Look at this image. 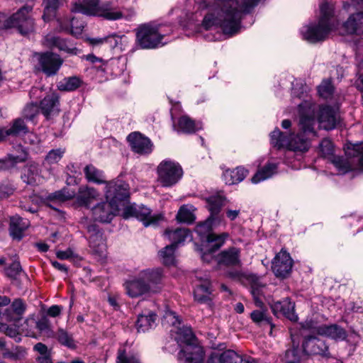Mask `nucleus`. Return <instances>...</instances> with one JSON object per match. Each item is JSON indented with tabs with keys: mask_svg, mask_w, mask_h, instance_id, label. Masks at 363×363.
Instances as JSON below:
<instances>
[{
	"mask_svg": "<svg viewBox=\"0 0 363 363\" xmlns=\"http://www.w3.org/2000/svg\"><path fill=\"white\" fill-rule=\"evenodd\" d=\"M261 0H215L203 18L206 29L219 27L225 35H233L240 29L242 16L250 13Z\"/></svg>",
	"mask_w": 363,
	"mask_h": 363,
	"instance_id": "f257e3e1",
	"label": "nucleus"
},
{
	"mask_svg": "<svg viewBox=\"0 0 363 363\" xmlns=\"http://www.w3.org/2000/svg\"><path fill=\"white\" fill-rule=\"evenodd\" d=\"M163 271L160 268H147L126 279L123 286L125 294L131 298L150 296L159 293L162 287Z\"/></svg>",
	"mask_w": 363,
	"mask_h": 363,
	"instance_id": "f03ea898",
	"label": "nucleus"
},
{
	"mask_svg": "<svg viewBox=\"0 0 363 363\" xmlns=\"http://www.w3.org/2000/svg\"><path fill=\"white\" fill-rule=\"evenodd\" d=\"M333 10L332 4L323 3L320 6V16L318 23H311L302 28L303 38L310 43L325 40L338 26V22L333 16Z\"/></svg>",
	"mask_w": 363,
	"mask_h": 363,
	"instance_id": "7ed1b4c3",
	"label": "nucleus"
},
{
	"mask_svg": "<svg viewBox=\"0 0 363 363\" xmlns=\"http://www.w3.org/2000/svg\"><path fill=\"white\" fill-rule=\"evenodd\" d=\"M175 340L181 347L178 353L179 363H202L203 351L199 345L191 328L187 326L178 328Z\"/></svg>",
	"mask_w": 363,
	"mask_h": 363,
	"instance_id": "20e7f679",
	"label": "nucleus"
},
{
	"mask_svg": "<svg viewBox=\"0 0 363 363\" xmlns=\"http://www.w3.org/2000/svg\"><path fill=\"white\" fill-rule=\"evenodd\" d=\"M160 24L147 23L140 24L135 29V44L144 50L155 49L163 45L162 39L166 35L163 33Z\"/></svg>",
	"mask_w": 363,
	"mask_h": 363,
	"instance_id": "39448f33",
	"label": "nucleus"
},
{
	"mask_svg": "<svg viewBox=\"0 0 363 363\" xmlns=\"http://www.w3.org/2000/svg\"><path fill=\"white\" fill-rule=\"evenodd\" d=\"M218 220L208 217L204 222L198 224L195 228L196 233L200 236L205 244L206 250L211 253L218 250L229 237L228 233L216 235L212 233V228L218 226Z\"/></svg>",
	"mask_w": 363,
	"mask_h": 363,
	"instance_id": "423d86ee",
	"label": "nucleus"
},
{
	"mask_svg": "<svg viewBox=\"0 0 363 363\" xmlns=\"http://www.w3.org/2000/svg\"><path fill=\"white\" fill-rule=\"evenodd\" d=\"M228 276L235 281L250 286L251 294L254 298L255 305L257 307L262 308L263 299H265L267 292V286L262 281L260 277L253 274L239 271L229 272Z\"/></svg>",
	"mask_w": 363,
	"mask_h": 363,
	"instance_id": "0eeeda50",
	"label": "nucleus"
},
{
	"mask_svg": "<svg viewBox=\"0 0 363 363\" xmlns=\"http://www.w3.org/2000/svg\"><path fill=\"white\" fill-rule=\"evenodd\" d=\"M33 6H24L6 21L5 26L15 27L22 35L33 33L35 30L34 20L31 12Z\"/></svg>",
	"mask_w": 363,
	"mask_h": 363,
	"instance_id": "6e6552de",
	"label": "nucleus"
},
{
	"mask_svg": "<svg viewBox=\"0 0 363 363\" xmlns=\"http://www.w3.org/2000/svg\"><path fill=\"white\" fill-rule=\"evenodd\" d=\"M157 180L162 186L170 187L181 179L183 171L178 163L171 160H164L157 167Z\"/></svg>",
	"mask_w": 363,
	"mask_h": 363,
	"instance_id": "1a4fd4ad",
	"label": "nucleus"
},
{
	"mask_svg": "<svg viewBox=\"0 0 363 363\" xmlns=\"http://www.w3.org/2000/svg\"><path fill=\"white\" fill-rule=\"evenodd\" d=\"M133 216L143 222L145 227L156 225L164 219L162 214H152L151 210L145 206H127L123 211V217L128 219Z\"/></svg>",
	"mask_w": 363,
	"mask_h": 363,
	"instance_id": "9d476101",
	"label": "nucleus"
},
{
	"mask_svg": "<svg viewBox=\"0 0 363 363\" xmlns=\"http://www.w3.org/2000/svg\"><path fill=\"white\" fill-rule=\"evenodd\" d=\"M194 300L200 303L210 304L211 301V284L207 274L197 273L194 281Z\"/></svg>",
	"mask_w": 363,
	"mask_h": 363,
	"instance_id": "9b49d317",
	"label": "nucleus"
},
{
	"mask_svg": "<svg viewBox=\"0 0 363 363\" xmlns=\"http://www.w3.org/2000/svg\"><path fill=\"white\" fill-rule=\"evenodd\" d=\"M338 107H331L327 105L319 106L318 121L319 127L325 130H332L340 121Z\"/></svg>",
	"mask_w": 363,
	"mask_h": 363,
	"instance_id": "f8f14e48",
	"label": "nucleus"
},
{
	"mask_svg": "<svg viewBox=\"0 0 363 363\" xmlns=\"http://www.w3.org/2000/svg\"><path fill=\"white\" fill-rule=\"evenodd\" d=\"M271 144L277 149L286 148L292 151L308 150V138H272Z\"/></svg>",
	"mask_w": 363,
	"mask_h": 363,
	"instance_id": "ddd939ff",
	"label": "nucleus"
},
{
	"mask_svg": "<svg viewBox=\"0 0 363 363\" xmlns=\"http://www.w3.org/2000/svg\"><path fill=\"white\" fill-rule=\"evenodd\" d=\"M94 219L101 223H110L119 211L118 203L107 200L95 206L92 209Z\"/></svg>",
	"mask_w": 363,
	"mask_h": 363,
	"instance_id": "4468645a",
	"label": "nucleus"
},
{
	"mask_svg": "<svg viewBox=\"0 0 363 363\" xmlns=\"http://www.w3.org/2000/svg\"><path fill=\"white\" fill-rule=\"evenodd\" d=\"M298 126L304 134H314V109L310 104L305 102L298 105Z\"/></svg>",
	"mask_w": 363,
	"mask_h": 363,
	"instance_id": "2eb2a0df",
	"label": "nucleus"
},
{
	"mask_svg": "<svg viewBox=\"0 0 363 363\" xmlns=\"http://www.w3.org/2000/svg\"><path fill=\"white\" fill-rule=\"evenodd\" d=\"M292 266L289 253L282 249L274 258L272 269L276 277L286 278L290 274Z\"/></svg>",
	"mask_w": 363,
	"mask_h": 363,
	"instance_id": "dca6fc26",
	"label": "nucleus"
},
{
	"mask_svg": "<svg viewBox=\"0 0 363 363\" xmlns=\"http://www.w3.org/2000/svg\"><path fill=\"white\" fill-rule=\"evenodd\" d=\"M105 194L106 200L118 203L128 196V184L121 180L108 182Z\"/></svg>",
	"mask_w": 363,
	"mask_h": 363,
	"instance_id": "f3484780",
	"label": "nucleus"
},
{
	"mask_svg": "<svg viewBox=\"0 0 363 363\" xmlns=\"http://www.w3.org/2000/svg\"><path fill=\"white\" fill-rule=\"evenodd\" d=\"M18 141L15 142L13 146L12 152L8 155L6 159L0 160V169H4L14 166L15 164L23 162L27 159V151L21 145L22 138H17Z\"/></svg>",
	"mask_w": 363,
	"mask_h": 363,
	"instance_id": "a211bd4d",
	"label": "nucleus"
},
{
	"mask_svg": "<svg viewBox=\"0 0 363 363\" xmlns=\"http://www.w3.org/2000/svg\"><path fill=\"white\" fill-rule=\"evenodd\" d=\"M39 64L43 72L50 77L57 74L62 64V60L56 54L45 52L40 55Z\"/></svg>",
	"mask_w": 363,
	"mask_h": 363,
	"instance_id": "6ab92c4d",
	"label": "nucleus"
},
{
	"mask_svg": "<svg viewBox=\"0 0 363 363\" xmlns=\"http://www.w3.org/2000/svg\"><path fill=\"white\" fill-rule=\"evenodd\" d=\"M89 242L93 252L102 257L105 255L106 246L102 233L98 229L96 225L87 226Z\"/></svg>",
	"mask_w": 363,
	"mask_h": 363,
	"instance_id": "aec40b11",
	"label": "nucleus"
},
{
	"mask_svg": "<svg viewBox=\"0 0 363 363\" xmlns=\"http://www.w3.org/2000/svg\"><path fill=\"white\" fill-rule=\"evenodd\" d=\"M269 303L275 315H284L292 322L297 321L298 316L294 312V303L289 298Z\"/></svg>",
	"mask_w": 363,
	"mask_h": 363,
	"instance_id": "412c9836",
	"label": "nucleus"
},
{
	"mask_svg": "<svg viewBox=\"0 0 363 363\" xmlns=\"http://www.w3.org/2000/svg\"><path fill=\"white\" fill-rule=\"evenodd\" d=\"M135 15V12L133 10L125 11L108 6H99L97 11L92 16H101L109 21H116L121 18L130 20Z\"/></svg>",
	"mask_w": 363,
	"mask_h": 363,
	"instance_id": "4be33fe9",
	"label": "nucleus"
},
{
	"mask_svg": "<svg viewBox=\"0 0 363 363\" xmlns=\"http://www.w3.org/2000/svg\"><path fill=\"white\" fill-rule=\"evenodd\" d=\"M40 108L42 113L48 119L57 116L60 111L58 94L57 93L52 92L47 95L40 101Z\"/></svg>",
	"mask_w": 363,
	"mask_h": 363,
	"instance_id": "5701e85b",
	"label": "nucleus"
},
{
	"mask_svg": "<svg viewBox=\"0 0 363 363\" xmlns=\"http://www.w3.org/2000/svg\"><path fill=\"white\" fill-rule=\"evenodd\" d=\"M225 197L220 193L209 196L205 199L206 207L210 212V216L218 220V223L223 221V218L219 216L222 207L225 204Z\"/></svg>",
	"mask_w": 363,
	"mask_h": 363,
	"instance_id": "b1692460",
	"label": "nucleus"
},
{
	"mask_svg": "<svg viewBox=\"0 0 363 363\" xmlns=\"http://www.w3.org/2000/svg\"><path fill=\"white\" fill-rule=\"evenodd\" d=\"M27 305L23 299L15 298L3 315L6 320L16 323L22 320Z\"/></svg>",
	"mask_w": 363,
	"mask_h": 363,
	"instance_id": "393cba45",
	"label": "nucleus"
},
{
	"mask_svg": "<svg viewBox=\"0 0 363 363\" xmlns=\"http://www.w3.org/2000/svg\"><path fill=\"white\" fill-rule=\"evenodd\" d=\"M303 351L307 354L327 356L328 347L325 342L315 336L307 337L303 343Z\"/></svg>",
	"mask_w": 363,
	"mask_h": 363,
	"instance_id": "a878e982",
	"label": "nucleus"
},
{
	"mask_svg": "<svg viewBox=\"0 0 363 363\" xmlns=\"http://www.w3.org/2000/svg\"><path fill=\"white\" fill-rule=\"evenodd\" d=\"M292 347L286 350L285 354L286 363H298L302 358L303 350L299 347L300 337L294 328L290 329Z\"/></svg>",
	"mask_w": 363,
	"mask_h": 363,
	"instance_id": "bb28decb",
	"label": "nucleus"
},
{
	"mask_svg": "<svg viewBox=\"0 0 363 363\" xmlns=\"http://www.w3.org/2000/svg\"><path fill=\"white\" fill-rule=\"evenodd\" d=\"M351 14L343 24L345 32L348 34H363V11L360 9Z\"/></svg>",
	"mask_w": 363,
	"mask_h": 363,
	"instance_id": "cd10ccee",
	"label": "nucleus"
},
{
	"mask_svg": "<svg viewBox=\"0 0 363 363\" xmlns=\"http://www.w3.org/2000/svg\"><path fill=\"white\" fill-rule=\"evenodd\" d=\"M317 332L318 335L328 337L335 341L345 340L347 336L346 330L336 324L320 326Z\"/></svg>",
	"mask_w": 363,
	"mask_h": 363,
	"instance_id": "c85d7f7f",
	"label": "nucleus"
},
{
	"mask_svg": "<svg viewBox=\"0 0 363 363\" xmlns=\"http://www.w3.org/2000/svg\"><path fill=\"white\" fill-rule=\"evenodd\" d=\"M65 153V148L60 147L51 150L46 155L42 165L44 169L47 171L50 175L55 174V168L53 165L57 164L60 161Z\"/></svg>",
	"mask_w": 363,
	"mask_h": 363,
	"instance_id": "c756f323",
	"label": "nucleus"
},
{
	"mask_svg": "<svg viewBox=\"0 0 363 363\" xmlns=\"http://www.w3.org/2000/svg\"><path fill=\"white\" fill-rule=\"evenodd\" d=\"M345 154L354 159L357 169L363 172V141L358 143H347L344 146Z\"/></svg>",
	"mask_w": 363,
	"mask_h": 363,
	"instance_id": "7c9ffc66",
	"label": "nucleus"
},
{
	"mask_svg": "<svg viewBox=\"0 0 363 363\" xmlns=\"http://www.w3.org/2000/svg\"><path fill=\"white\" fill-rule=\"evenodd\" d=\"M127 139L132 150L138 154H150L153 150V143L149 138H127Z\"/></svg>",
	"mask_w": 363,
	"mask_h": 363,
	"instance_id": "2f4dec72",
	"label": "nucleus"
},
{
	"mask_svg": "<svg viewBox=\"0 0 363 363\" xmlns=\"http://www.w3.org/2000/svg\"><path fill=\"white\" fill-rule=\"evenodd\" d=\"M164 235L171 242L169 245H173L175 248L182 244L186 240L191 239L190 231L189 229L184 228L174 230H166Z\"/></svg>",
	"mask_w": 363,
	"mask_h": 363,
	"instance_id": "473e14b6",
	"label": "nucleus"
},
{
	"mask_svg": "<svg viewBox=\"0 0 363 363\" xmlns=\"http://www.w3.org/2000/svg\"><path fill=\"white\" fill-rule=\"evenodd\" d=\"M29 222L18 216H13L10 218L9 233L13 239L21 240L24 230L28 227Z\"/></svg>",
	"mask_w": 363,
	"mask_h": 363,
	"instance_id": "72a5a7b5",
	"label": "nucleus"
},
{
	"mask_svg": "<svg viewBox=\"0 0 363 363\" xmlns=\"http://www.w3.org/2000/svg\"><path fill=\"white\" fill-rule=\"evenodd\" d=\"M101 0H77L73 4L72 11L92 16L99 7Z\"/></svg>",
	"mask_w": 363,
	"mask_h": 363,
	"instance_id": "f704fd0d",
	"label": "nucleus"
},
{
	"mask_svg": "<svg viewBox=\"0 0 363 363\" xmlns=\"http://www.w3.org/2000/svg\"><path fill=\"white\" fill-rule=\"evenodd\" d=\"M157 315L150 311H144L138 315L136 328L138 332H146L155 325Z\"/></svg>",
	"mask_w": 363,
	"mask_h": 363,
	"instance_id": "c9c22d12",
	"label": "nucleus"
},
{
	"mask_svg": "<svg viewBox=\"0 0 363 363\" xmlns=\"http://www.w3.org/2000/svg\"><path fill=\"white\" fill-rule=\"evenodd\" d=\"M99 193L94 188L82 186L79 188L77 201L79 205L89 207L94 200L97 199Z\"/></svg>",
	"mask_w": 363,
	"mask_h": 363,
	"instance_id": "e433bc0d",
	"label": "nucleus"
},
{
	"mask_svg": "<svg viewBox=\"0 0 363 363\" xmlns=\"http://www.w3.org/2000/svg\"><path fill=\"white\" fill-rule=\"evenodd\" d=\"M248 174L244 167H237L234 169H227L223 174V179L228 185H233L241 182Z\"/></svg>",
	"mask_w": 363,
	"mask_h": 363,
	"instance_id": "4c0bfd02",
	"label": "nucleus"
},
{
	"mask_svg": "<svg viewBox=\"0 0 363 363\" xmlns=\"http://www.w3.org/2000/svg\"><path fill=\"white\" fill-rule=\"evenodd\" d=\"M45 41L48 45L56 48L59 50L71 55L77 54V48L69 42L52 35H47Z\"/></svg>",
	"mask_w": 363,
	"mask_h": 363,
	"instance_id": "58836bf2",
	"label": "nucleus"
},
{
	"mask_svg": "<svg viewBox=\"0 0 363 363\" xmlns=\"http://www.w3.org/2000/svg\"><path fill=\"white\" fill-rule=\"evenodd\" d=\"M60 30L70 33L72 35L77 36L82 33L84 28V23L76 18H66L60 21Z\"/></svg>",
	"mask_w": 363,
	"mask_h": 363,
	"instance_id": "ea45409f",
	"label": "nucleus"
},
{
	"mask_svg": "<svg viewBox=\"0 0 363 363\" xmlns=\"http://www.w3.org/2000/svg\"><path fill=\"white\" fill-rule=\"evenodd\" d=\"M277 173V163L268 162L262 167L259 168L252 178V182L257 184L262 181L272 177Z\"/></svg>",
	"mask_w": 363,
	"mask_h": 363,
	"instance_id": "a19ab883",
	"label": "nucleus"
},
{
	"mask_svg": "<svg viewBox=\"0 0 363 363\" xmlns=\"http://www.w3.org/2000/svg\"><path fill=\"white\" fill-rule=\"evenodd\" d=\"M22 179L28 184L40 182V169L36 162H30L23 169Z\"/></svg>",
	"mask_w": 363,
	"mask_h": 363,
	"instance_id": "79ce46f5",
	"label": "nucleus"
},
{
	"mask_svg": "<svg viewBox=\"0 0 363 363\" xmlns=\"http://www.w3.org/2000/svg\"><path fill=\"white\" fill-rule=\"evenodd\" d=\"M240 253L238 248L231 247L219 254L218 262L225 265H237L240 264Z\"/></svg>",
	"mask_w": 363,
	"mask_h": 363,
	"instance_id": "37998d69",
	"label": "nucleus"
},
{
	"mask_svg": "<svg viewBox=\"0 0 363 363\" xmlns=\"http://www.w3.org/2000/svg\"><path fill=\"white\" fill-rule=\"evenodd\" d=\"M178 127L183 133L192 134L201 129L202 124L201 122L193 121L187 116H183L179 119Z\"/></svg>",
	"mask_w": 363,
	"mask_h": 363,
	"instance_id": "c03bdc74",
	"label": "nucleus"
},
{
	"mask_svg": "<svg viewBox=\"0 0 363 363\" xmlns=\"http://www.w3.org/2000/svg\"><path fill=\"white\" fill-rule=\"evenodd\" d=\"M27 133V127L25 125L23 120L21 118L15 120L10 128H0V136L26 134Z\"/></svg>",
	"mask_w": 363,
	"mask_h": 363,
	"instance_id": "a18cd8bd",
	"label": "nucleus"
},
{
	"mask_svg": "<svg viewBox=\"0 0 363 363\" xmlns=\"http://www.w3.org/2000/svg\"><path fill=\"white\" fill-rule=\"evenodd\" d=\"M85 177L89 182L96 184L106 183L105 177L102 171L96 169L92 164L86 165L84 169Z\"/></svg>",
	"mask_w": 363,
	"mask_h": 363,
	"instance_id": "49530a36",
	"label": "nucleus"
},
{
	"mask_svg": "<svg viewBox=\"0 0 363 363\" xmlns=\"http://www.w3.org/2000/svg\"><path fill=\"white\" fill-rule=\"evenodd\" d=\"M82 82L81 79L77 77H67L57 84V88L60 91H72L79 88Z\"/></svg>",
	"mask_w": 363,
	"mask_h": 363,
	"instance_id": "de8ad7c7",
	"label": "nucleus"
},
{
	"mask_svg": "<svg viewBox=\"0 0 363 363\" xmlns=\"http://www.w3.org/2000/svg\"><path fill=\"white\" fill-rule=\"evenodd\" d=\"M252 320L257 325H268L272 328L274 326L271 318L265 311L255 310L250 313Z\"/></svg>",
	"mask_w": 363,
	"mask_h": 363,
	"instance_id": "09e8293b",
	"label": "nucleus"
},
{
	"mask_svg": "<svg viewBox=\"0 0 363 363\" xmlns=\"http://www.w3.org/2000/svg\"><path fill=\"white\" fill-rule=\"evenodd\" d=\"M175 250L176 248L173 245H167L160 252V256L164 264L170 266L174 264L175 258L174 253Z\"/></svg>",
	"mask_w": 363,
	"mask_h": 363,
	"instance_id": "8fccbe9b",
	"label": "nucleus"
},
{
	"mask_svg": "<svg viewBox=\"0 0 363 363\" xmlns=\"http://www.w3.org/2000/svg\"><path fill=\"white\" fill-rule=\"evenodd\" d=\"M221 363H242V357L233 350H228L220 353Z\"/></svg>",
	"mask_w": 363,
	"mask_h": 363,
	"instance_id": "3c124183",
	"label": "nucleus"
},
{
	"mask_svg": "<svg viewBox=\"0 0 363 363\" xmlns=\"http://www.w3.org/2000/svg\"><path fill=\"white\" fill-rule=\"evenodd\" d=\"M26 354V350L21 347H16L12 348L11 350H4L2 352L4 358L9 359L11 360H19L22 359Z\"/></svg>",
	"mask_w": 363,
	"mask_h": 363,
	"instance_id": "603ef678",
	"label": "nucleus"
},
{
	"mask_svg": "<svg viewBox=\"0 0 363 363\" xmlns=\"http://www.w3.org/2000/svg\"><path fill=\"white\" fill-rule=\"evenodd\" d=\"M55 337L60 344L69 348L75 347L72 337L65 330L59 329L56 333Z\"/></svg>",
	"mask_w": 363,
	"mask_h": 363,
	"instance_id": "864d4df0",
	"label": "nucleus"
},
{
	"mask_svg": "<svg viewBox=\"0 0 363 363\" xmlns=\"http://www.w3.org/2000/svg\"><path fill=\"white\" fill-rule=\"evenodd\" d=\"M177 219L179 222L191 223L194 220V215L187 206L184 205L180 207L177 214Z\"/></svg>",
	"mask_w": 363,
	"mask_h": 363,
	"instance_id": "5fc2aeb1",
	"label": "nucleus"
},
{
	"mask_svg": "<svg viewBox=\"0 0 363 363\" xmlns=\"http://www.w3.org/2000/svg\"><path fill=\"white\" fill-rule=\"evenodd\" d=\"M332 162L336 167L339 174H344L352 169L350 163L347 160H345L342 157H334Z\"/></svg>",
	"mask_w": 363,
	"mask_h": 363,
	"instance_id": "6e6d98bb",
	"label": "nucleus"
},
{
	"mask_svg": "<svg viewBox=\"0 0 363 363\" xmlns=\"http://www.w3.org/2000/svg\"><path fill=\"white\" fill-rule=\"evenodd\" d=\"M21 272L22 268L20 262L17 259L13 260V263L9 267L5 268L6 275L12 279H17Z\"/></svg>",
	"mask_w": 363,
	"mask_h": 363,
	"instance_id": "4d7b16f0",
	"label": "nucleus"
},
{
	"mask_svg": "<svg viewBox=\"0 0 363 363\" xmlns=\"http://www.w3.org/2000/svg\"><path fill=\"white\" fill-rule=\"evenodd\" d=\"M320 150L324 157L333 156L335 147L329 138H324L320 143Z\"/></svg>",
	"mask_w": 363,
	"mask_h": 363,
	"instance_id": "13d9d810",
	"label": "nucleus"
},
{
	"mask_svg": "<svg viewBox=\"0 0 363 363\" xmlns=\"http://www.w3.org/2000/svg\"><path fill=\"white\" fill-rule=\"evenodd\" d=\"M333 86L329 80L323 81L318 87L319 95L324 99H328L330 97L333 93Z\"/></svg>",
	"mask_w": 363,
	"mask_h": 363,
	"instance_id": "bf43d9fd",
	"label": "nucleus"
},
{
	"mask_svg": "<svg viewBox=\"0 0 363 363\" xmlns=\"http://www.w3.org/2000/svg\"><path fill=\"white\" fill-rule=\"evenodd\" d=\"M118 363H140L136 357H128L123 350H119L117 357Z\"/></svg>",
	"mask_w": 363,
	"mask_h": 363,
	"instance_id": "052dcab7",
	"label": "nucleus"
},
{
	"mask_svg": "<svg viewBox=\"0 0 363 363\" xmlns=\"http://www.w3.org/2000/svg\"><path fill=\"white\" fill-rule=\"evenodd\" d=\"M125 37L118 36L116 33L106 36V44L108 45L111 48H115L118 45L119 42L122 40V38Z\"/></svg>",
	"mask_w": 363,
	"mask_h": 363,
	"instance_id": "680f3d73",
	"label": "nucleus"
},
{
	"mask_svg": "<svg viewBox=\"0 0 363 363\" xmlns=\"http://www.w3.org/2000/svg\"><path fill=\"white\" fill-rule=\"evenodd\" d=\"M36 328L41 333L50 332V323L47 318H44L36 322Z\"/></svg>",
	"mask_w": 363,
	"mask_h": 363,
	"instance_id": "e2e57ef3",
	"label": "nucleus"
},
{
	"mask_svg": "<svg viewBox=\"0 0 363 363\" xmlns=\"http://www.w3.org/2000/svg\"><path fill=\"white\" fill-rule=\"evenodd\" d=\"M37 109L38 108L35 105L31 104L27 106L23 111L25 117L30 120L33 119L37 112Z\"/></svg>",
	"mask_w": 363,
	"mask_h": 363,
	"instance_id": "0e129e2a",
	"label": "nucleus"
},
{
	"mask_svg": "<svg viewBox=\"0 0 363 363\" xmlns=\"http://www.w3.org/2000/svg\"><path fill=\"white\" fill-rule=\"evenodd\" d=\"M240 214V208L232 209L227 208L225 209L226 217L231 221L235 220Z\"/></svg>",
	"mask_w": 363,
	"mask_h": 363,
	"instance_id": "69168bd1",
	"label": "nucleus"
},
{
	"mask_svg": "<svg viewBox=\"0 0 363 363\" xmlns=\"http://www.w3.org/2000/svg\"><path fill=\"white\" fill-rule=\"evenodd\" d=\"M56 256L60 259H67L74 257V253L71 249H67L65 251H57Z\"/></svg>",
	"mask_w": 363,
	"mask_h": 363,
	"instance_id": "338daca9",
	"label": "nucleus"
},
{
	"mask_svg": "<svg viewBox=\"0 0 363 363\" xmlns=\"http://www.w3.org/2000/svg\"><path fill=\"white\" fill-rule=\"evenodd\" d=\"M164 317L166 319L171 321V323L173 325H174L176 324L180 325V323H181L179 317L178 315H177L176 313H174L173 311L166 312Z\"/></svg>",
	"mask_w": 363,
	"mask_h": 363,
	"instance_id": "774afa93",
	"label": "nucleus"
}]
</instances>
